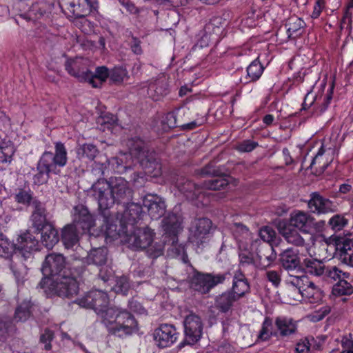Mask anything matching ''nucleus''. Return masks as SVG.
<instances>
[{"mask_svg": "<svg viewBox=\"0 0 353 353\" xmlns=\"http://www.w3.org/2000/svg\"><path fill=\"white\" fill-rule=\"evenodd\" d=\"M77 302L81 307L94 310L110 335L125 339L139 331V323L134 315L125 309L108 307L109 297L103 291H90Z\"/></svg>", "mask_w": 353, "mask_h": 353, "instance_id": "obj_1", "label": "nucleus"}, {"mask_svg": "<svg viewBox=\"0 0 353 353\" xmlns=\"http://www.w3.org/2000/svg\"><path fill=\"white\" fill-rule=\"evenodd\" d=\"M68 162V152L61 141L54 143V152L45 151L37 164V173L33 176V182L37 185L46 183L51 173L59 174V168L64 167Z\"/></svg>", "mask_w": 353, "mask_h": 353, "instance_id": "obj_2", "label": "nucleus"}, {"mask_svg": "<svg viewBox=\"0 0 353 353\" xmlns=\"http://www.w3.org/2000/svg\"><path fill=\"white\" fill-rule=\"evenodd\" d=\"M92 173L98 177L90 190L88 194L98 203L99 210L104 218L105 222H108V210L114 205V200L112 199V189L110 181L101 178L104 175L103 166L100 163H94Z\"/></svg>", "mask_w": 353, "mask_h": 353, "instance_id": "obj_3", "label": "nucleus"}, {"mask_svg": "<svg viewBox=\"0 0 353 353\" xmlns=\"http://www.w3.org/2000/svg\"><path fill=\"white\" fill-rule=\"evenodd\" d=\"M130 155L134 157L145 173L157 177L161 174V164L157 154L154 150H146L140 139L129 141Z\"/></svg>", "mask_w": 353, "mask_h": 353, "instance_id": "obj_4", "label": "nucleus"}, {"mask_svg": "<svg viewBox=\"0 0 353 353\" xmlns=\"http://www.w3.org/2000/svg\"><path fill=\"white\" fill-rule=\"evenodd\" d=\"M128 235L127 242L132 249H145L148 256L156 259L163 254V245L160 243L152 244L154 233L148 227H136Z\"/></svg>", "mask_w": 353, "mask_h": 353, "instance_id": "obj_5", "label": "nucleus"}, {"mask_svg": "<svg viewBox=\"0 0 353 353\" xmlns=\"http://www.w3.org/2000/svg\"><path fill=\"white\" fill-rule=\"evenodd\" d=\"M232 275L229 271L211 273L196 272L191 279V288L202 294H206L212 289L230 281Z\"/></svg>", "mask_w": 353, "mask_h": 353, "instance_id": "obj_6", "label": "nucleus"}, {"mask_svg": "<svg viewBox=\"0 0 353 353\" xmlns=\"http://www.w3.org/2000/svg\"><path fill=\"white\" fill-rule=\"evenodd\" d=\"M290 283L305 301L315 303L322 299L321 290L307 276H294L290 281Z\"/></svg>", "mask_w": 353, "mask_h": 353, "instance_id": "obj_7", "label": "nucleus"}, {"mask_svg": "<svg viewBox=\"0 0 353 353\" xmlns=\"http://www.w3.org/2000/svg\"><path fill=\"white\" fill-rule=\"evenodd\" d=\"M50 285L52 291L60 297L72 298L78 294L79 290L77 279L66 274L57 277Z\"/></svg>", "mask_w": 353, "mask_h": 353, "instance_id": "obj_8", "label": "nucleus"}, {"mask_svg": "<svg viewBox=\"0 0 353 353\" xmlns=\"http://www.w3.org/2000/svg\"><path fill=\"white\" fill-rule=\"evenodd\" d=\"M185 339L179 347L184 344L194 345L200 340L203 332V323L201 318L194 314L187 316L183 321Z\"/></svg>", "mask_w": 353, "mask_h": 353, "instance_id": "obj_9", "label": "nucleus"}, {"mask_svg": "<svg viewBox=\"0 0 353 353\" xmlns=\"http://www.w3.org/2000/svg\"><path fill=\"white\" fill-rule=\"evenodd\" d=\"M109 181L114 204H128L132 199L133 195L129 183L122 177L110 178Z\"/></svg>", "mask_w": 353, "mask_h": 353, "instance_id": "obj_10", "label": "nucleus"}, {"mask_svg": "<svg viewBox=\"0 0 353 353\" xmlns=\"http://www.w3.org/2000/svg\"><path fill=\"white\" fill-rule=\"evenodd\" d=\"M41 271L45 276L60 277L65 274V259L61 254L52 253L46 256Z\"/></svg>", "mask_w": 353, "mask_h": 353, "instance_id": "obj_11", "label": "nucleus"}, {"mask_svg": "<svg viewBox=\"0 0 353 353\" xmlns=\"http://www.w3.org/2000/svg\"><path fill=\"white\" fill-rule=\"evenodd\" d=\"M15 244L18 256L25 261L32 259L34 252L39 250L38 240L29 231L19 235Z\"/></svg>", "mask_w": 353, "mask_h": 353, "instance_id": "obj_12", "label": "nucleus"}, {"mask_svg": "<svg viewBox=\"0 0 353 353\" xmlns=\"http://www.w3.org/2000/svg\"><path fill=\"white\" fill-rule=\"evenodd\" d=\"M212 223L208 218L195 219L190 228L191 241L197 246L206 242L212 230Z\"/></svg>", "mask_w": 353, "mask_h": 353, "instance_id": "obj_13", "label": "nucleus"}, {"mask_svg": "<svg viewBox=\"0 0 353 353\" xmlns=\"http://www.w3.org/2000/svg\"><path fill=\"white\" fill-rule=\"evenodd\" d=\"M89 61L83 58L68 59L65 61V69L71 76L79 81H88L92 79V72L88 68Z\"/></svg>", "mask_w": 353, "mask_h": 353, "instance_id": "obj_14", "label": "nucleus"}, {"mask_svg": "<svg viewBox=\"0 0 353 353\" xmlns=\"http://www.w3.org/2000/svg\"><path fill=\"white\" fill-rule=\"evenodd\" d=\"M312 213L322 214L336 211L337 205L330 199L323 197L319 192H313L307 203Z\"/></svg>", "mask_w": 353, "mask_h": 353, "instance_id": "obj_15", "label": "nucleus"}, {"mask_svg": "<svg viewBox=\"0 0 353 353\" xmlns=\"http://www.w3.org/2000/svg\"><path fill=\"white\" fill-rule=\"evenodd\" d=\"M351 236V234L343 236H335L334 241L341 262L353 266V250L352 249L353 248V239Z\"/></svg>", "mask_w": 353, "mask_h": 353, "instance_id": "obj_16", "label": "nucleus"}, {"mask_svg": "<svg viewBox=\"0 0 353 353\" xmlns=\"http://www.w3.org/2000/svg\"><path fill=\"white\" fill-rule=\"evenodd\" d=\"M177 334L172 325L163 324L154 330V340L160 348L170 347L176 341Z\"/></svg>", "mask_w": 353, "mask_h": 353, "instance_id": "obj_17", "label": "nucleus"}, {"mask_svg": "<svg viewBox=\"0 0 353 353\" xmlns=\"http://www.w3.org/2000/svg\"><path fill=\"white\" fill-rule=\"evenodd\" d=\"M83 232L90 231L94 225V219L88 209L83 205H78L73 208V221L72 223Z\"/></svg>", "mask_w": 353, "mask_h": 353, "instance_id": "obj_18", "label": "nucleus"}, {"mask_svg": "<svg viewBox=\"0 0 353 353\" xmlns=\"http://www.w3.org/2000/svg\"><path fill=\"white\" fill-rule=\"evenodd\" d=\"M128 205L123 214V218L126 223V233L138 227L137 224L145 215L141 205L135 203H128Z\"/></svg>", "mask_w": 353, "mask_h": 353, "instance_id": "obj_19", "label": "nucleus"}, {"mask_svg": "<svg viewBox=\"0 0 353 353\" xmlns=\"http://www.w3.org/2000/svg\"><path fill=\"white\" fill-rule=\"evenodd\" d=\"M313 216L303 211H298L291 214L289 225L295 229H299L305 234H311Z\"/></svg>", "mask_w": 353, "mask_h": 353, "instance_id": "obj_20", "label": "nucleus"}, {"mask_svg": "<svg viewBox=\"0 0 353 353\" xmlns=\"http://www.w3.org/2000/svg\"><path fill=\"white\" fill-rule=\"evenodd\" d=\"M276 259V253L269 244L260 245L256 250V262L261 269L270 266Z\"/></svg>", "mask_w": 353, "mask_h": 353, "instance_id": "obj_21", "label": "nucleus"}, {"mask_svg": "<svg viewBox=\"0 0 353 353\" xmlns=\"http://www.w3.org/2000/svg\"><path fill=\"white\" fill-rule=\"evenodd\" d=\"M275 332L277 336L286 337L295 334L297 331V325L292 318L279 316L274 320Z\"/></svg>", "mask_w": 353, "mask_h": 353, "instance_id": "obj_22", "label": "nucleus"}, {"mask_svg": "<svg viewBox=\"0 0 353 353\" xmlns=\"http://www.w3.org/2000/svg\"><path fill=\"white\" fill-rule=\"evenodd\" d=\"M180 217L174 213H169L162 220V227L165 234L171 238L172 244L177 241V234L181 228Z\"/></svg>", "mask_w": 353, "mask_h": 353, "instance_id": "obj_23", "label": "nucleus"}, {"mask_svg": "<svg viewBox=\"0 0 353 353\" xmlns=\"http://www.w3.org/2000/svg\"><path fill=\"white\" fill-rule=\"evenodd\" d=\"M143 200V205L147 208L148 214L152 219H158L165 212V202L159 196H149Z\"/></svg>", "mask_w": 353, "mask_h": 353, "instance_id": "obj_24", "label": "nucleus"}, {"mask_svg": "<svg viewBox=\"0 0 353 353\" xmlns=\"http://www.w3.org/2000/svg\"><path fill=\"white\" fill-rule=\"evenodd\" d=\"M169 92L168 83L165 77H160L151 82L148 89V96L155 101L161 100Z\"/></svg>", "mask_w": 353, "mask_h": 353, "instance_id": "obj_25", "label": "nucleus"}, {"mask_svg": "<svg viewBox=\"0 0 353 353\" xmlns=\"http://www.w3.org/2000/svg\"><path fill=\"white\" fill-rule=\"evenodd\" d=\"M229 290L239 300L250 292V283L242 272H237L235 273L232 279V286Z\"/></svg>", "mask_w": 353, "mask_h": 353, "instance_id": "obj_26", "label": "nucleus"}, {"mask_svg": "<svg viewBox=\"0 0 353 353\" xmlns=\"http://www.w3.org/2000/svg\"><path fill=\"white\" fill-rule=\"evenodd\" d=\"M239 299L229 290L222 292L214 299V307L219 312L227 314L232 311L235 302Z\"/></svg>", "mask_w": 353, "mask_h": 353, "instance_id": "obj_27", "label": "nucleus"}, {"mask_svg": "<svg viewBox=\"0 0 353 353\" xmlns=\"http://www.w3.org/2000/svg\"><path fill=\"white\" fill-rule=\"evenodd\" d=\"M35 304L30 299H25L18 303L16 307L13 320L16 322H25L33 315Z\"/></svg>", "mask_w": 353, "mask_h": 353, "instance_id": "obj_28", "label": "nucleus"}, {"mask_svg": "<svg viewBox=\"0 0 353 353\" xmlns=\"http://www.w3.org/2000/svg\"><path fill=\"white\" fill-rule=\"evenodd\" d=\"M279 231L288 243L296 246H304V239L301 236L296 229L291 225H287L285 223H279Z\"/></svg>", "mask_w": 353, "mask_h": 353, "instance_id": "obj_29", "label": "nucleus"}, {"mask_svg": "<svg viewBox=\"0 0 353 353\" xmlns=\"http://www.w3.org/2000/svg\"><path fill=\"white\" fill-rule=\"evenodd\" d=\"M70 11L76 18H84L93 10H96L97 3L90 0H77L70 3Z\"/></svg>", "mask_w": 353, "mask_h": 353, "instance_id": "obj_30", "label": "nucleus"}, {"mask_svg": "<svg viewBox=\"0 0 353 353\" xmlns=\"http://www.w3.org/2000/svg\"><path fill=\"white\" fill-rule=\"evenodd\" d=\"M281 266L286 270H294L301 264L299 251L293 248H288L280 254L279 259Z\"/></svg>", "mask_w": 353, "mask_h": 353, "instance_id": "obj_31", "label": "nucleus"}, {"mask_svg": "<svg viewBox=\"0 0 353 353\" xmlns=\"http://www.w3.org/2000/svg\"><path fill=\"white\" fill-rule=\"evenodd\" d=\"M342 278L332 287V294L335 296L351 295L353 293L352 282L353 279L349 272H343Z\"/></svg>", "mask_w": 353, "mask_h": 353, "instance_id": "obj_32", "label": "nucleus"}, {"mask_svg": "<svg viewBox=\"0 0 353 353\" xmlns=\"http://www.w3.org/2000/svg\"><path fill=\"white\" fill-rule=\"evenodd\" d=\"M79 230L73 223L66 225L61 231V241L67 249L72 248L79 242Z\"/></svg>", "mask_w": 353, "mask_h": 353, "instance_id": "obj_33", "label": "nucleus"}, {"mask_svg": "<svg viewBox=\"0 0 353 353\" xmlns=\"http://www.w3.org/2000/svg\"><path fill=\"white\" fill-rule=\"evenodd\" d=\"M176 183L179 190L184 194L188 199H196L201 192L200 187L188 179L181 178L177 180Z\"/></svg>", "mask_w": 353, "mask_h": 353, "instance_id": "obj_34", "label": "nucleus"}, {"mask_svg": "<svg viewBox=\"0 0 353 353\" xmlns=\"http://www.w3.org/2000/svg\"><path fill=\"white\" fill-rule=\"evenodd\" d=\"M305 23L299 17L294 15L290 17L285 23L288 37L295 39L300 37L304 30Z\"/></svg>", "mask_w": 353, "mask_h": 353, "instance_id": "obj_35", "label": "nucleus"}, {"mask_svg": "<svg viewBox=\"0 0 353 353\" xmlns=\"http://www.w3.org/2000/svg\"><path fill=\"white\" fill-rule=\"evenodd\" d=\"M263 71L264 67L257 58L247 67V75L244 79H241V82L243 84L256 82L261 77Z\"/></svg>", "mask_w": 353, "mask_h": 353, "instance_id": "obj_36", "label": "nucleus"}, {"mask_svg": "<svg viewBox=\"0 0 353 353\" xmlns=\"http://www.w3.org/2000/svg\"><path fill=\"white\" fill-rule=\"evenodd\" d=\"M302 264L305 273L315 276H322L326 267L323 261L313 258L305 259Z\"/></svg>", "mask_w": 353, "mask_h": 353, "instance_id": "obj_37", "label": "nucleus"}, {"mask_svg": "<svg viewBox=\"0 0 353 353\" xmlns=\"http://www.w3.org/2000/svg\"><path fill=\"white\" fill-rule=\"evenodd\" d=\"M41 241L48 249H52L59 241L57 230L51 224L47 225L42 228Z\"/></svg>", "mask_w": 353, "mask_h": 353, "instance_id": "obj_38", "label": "nucleus"}, {"mask_svg": "<svg viewBox=\"0 0 353 353\" xmlns=\"http://www.w3.org/2000/svg\"><path fill=\"white\" fill-rule=\"evenodd\" d=\"M15 148L13 143L10 141H3L0 145V166H8L12 161Z\"/></svg>", "mask_w": 353, "mask_h": 353, "instance_id": "obj_39", "label": "nucleus"}, {"mask_svg": "<svg viewBox=\"0 0 353 353\" xmlns=\"http://www.w3.org/2000/svg\"><path fill=\"white\" fill-rule=\"evenodd\" d=\"M14 254L18 256L16 244L11 242L2 232H0V257L10 259Z\"/></svg>", "mask_w": 353, "mask_h": 353, "instance_id": "obj_40", "label": "nucleus"}, {"mask_svg": "<svg viewBox=\"0 0 353 353\" xmlns=\"http://www.w3.org/2000/svg\"><path fill=\"white\" fill-rule=\"evenodd\" d=\"M108 249L106 248H99L92 250L88 256L87 261L89 263L101 266L107 261Z\"/></svg>", "mask_w": 353, "mask_h": 353, "instance_id": "obj_41", "label": "nucleus"}, {"mask_svg": "<svg viewBox=\"0 0 353 353\" xmlns=\"http://www.w3.org/2000/svg\"><path fill=\"white\" fill-rule=\"evenodd\" d=\"M272 319L266 316L262 323L261 329L259 332L257 340L261 341H268L272 336H277V332L272 330Z\"/></svg>", "mask_w": 353, "mask_h": 353, "instance_id": "obj_42", "label": "nucleus"}, {"mask_svg": "<svg viewBox=\"0 0 353 353\" xmlns=\"http://www.w3.org/2000/svg\"><path fill=\"white\" fill-rule=\"evenodd\" d=\"M92 79H88V82H89L93 88H98L106 81L108 77H110V71L105 66L97 67L95 73L93 74L92 72Z\"/></svg>", "mask_w": 353, "mask_h": 353, "instance_id": "obj_43", "label": "nucleus"}, {"mask_svg": "<svg viewBox=\"0 0 353 353\" xmlns=\"http://www.w3.org/2000/svg\"><path fill=\"white\" fill-rule=\"evenodd\" d=\"M14 201L19 204L28 206L31 204L32 201L35 199L33 196V192L30 189L26 190L24 188H19L13 194Z\"/></svg>", "mask_w": 353, "mask_h": 353, "instance_id": "obj_44", "label": "nucleus"}, {"mask_svg": "<svg viewBox=\"0 0 353 353\" xmlns=\"http://www.w3.org/2000/svg\"><path fill=\"white\" fill-rule=\"evenodd\" d=\"M228 185V181L224 176H215V178L205 181L203 187L207 190H218L225 189Z\"/></svg>", "mask_w": 353, "mask_h": 353, "instance_id": "obj_45", "label": "nucleus"}, {"mask_svg": "<svg viewBox=\"0 0 353 353\" xmlns=\"http://www.w3.org/2000/svg\"><path fill=\"white\" fill-rule=\"evenodd\" d=\"M353 8V0H350L345 11L344 12V15L342 18L341 22V29L345 30L348 32V38L351 37V31H352V12L351 10Z\"/></svg>", "mask_w": 353, "mask_h": 353, "instance_id": "obj_46", "label": "nucleus"}, {"mask_svg": "<svg viewBox=\"0 0 353 353\" xmlns=\"http://www.w3.org/2000/svg\"><path fill=\"white\" fill-rule=\"evenodd\" d=\"M130 289L129 279L126 276L123 275L116 278L113 290L117 294L126 295Z\"/></svg>", "mask_w": 353, "mask_h": 353, "instance_id": "obj_47", "label": "nucleus"}, {"mask_svg": "<svg viewBox=\"0 0 353 353\" xmlns=\"http://www.w3.org/2000/svg\"><path fill=\"white\" fill-rule=\"evenodd\" d=\"M343 272L336 266H326L322 277L329 282L339 281L342 278Z\"/></svg>", "mask_w": 353, "mask_h": 353, "instance_id": "obj_48", "label": "nucleus"}, {"mask_svg": "<svg viewBox=\"0 0 353 353\" xmlns=\"http://www.w3.org/2000/svg\"><path fill=\"white\" fill-rule=\"evenodd\" d=\"M30 221L33 228L39 232L42 228L50 224L47 220V213L31 214Z\"/></svg>", "mask_w": 353, "mask_h": 353, "instance_id": "obj_49", "label": "nucleus"}, {"mask_svg": "<svg viewBox=\"0 0 353 353\" xmlns=\"http://www.w3.org/2000/svg\"><path fill=\"white\" fill-rule=\"evenodd\" d=\"M97 154L98 150L93 144H83L78 151L79 156L88 158L90 160H94Z\"/></svg>", "mask_w": 353, "mask_h": 353, "instance_id": "obj_50", "label": "nucleus"}, {"mask_svg": "<svg viewBox=\"0 0 353 353\" xmlns=\"http://www.w3.org/2000/svg\"><path fill=\"white\" fill-rule=\"evenodd\" d=\"M312 342H315L314 337H305L301 339L296 345L294 353H309Z\"/></svg>", "mask_w": 353, "mask_h": 353, "instance_id": "obj_51", "label": "nucleus"}, {"mask_svg": "<svg viewBox=\"0 0 353 353\" xmlns=\"http://www.w3.org/2000/svg\"><path fill=\"white\" fill-rule=\"evenodd\" d=\"M328 224L333 231L337 232L341 230L347 224V220L343 216L336 214L329 220Z\"/></svg>", "mask_w": 353, "mask_h": 353, "instance_id": "obj_52", "label": "nucleus"}, {"mask_svg": "<svg viewBox=\"0 0 353 353\" xmlns=\"http://www.w3.org/2000/svg\"><path fill=\"white\" fill-rule=\"evenodd\" d=\"M239 259L241 266L250 265L254 261L253 254L249 250L242 249L241 246L239 247Z\"/></svg>", "mask_w": 353, "mask_h": 353, "instance_id": "obj_53", "label": "nucleus"}, {"mask_svg": "<svg viewBox=\"0 0 353 353\" xmlns=\"http://www.w3.org/2000/svg\"><path fill=\"white\" fill-rule=\"evenodd\" d=\"M127 76V71L123 67H114L110 71V79L114 83H121Z\"/></svg>", "mask_w": 353, "mask_h": 353, "instance_id": "obj_54", "label": "nucleus"}, {"mask_svg": "<svg viewBox=\"0 0 353 353\" xmlns=\"http://www.w3.org/2000/svg\"><path fill=\"white\" fill-rule=\"evenodd\" d=\"M128 307L131 312L141 315H147L148 312L136 297H132L128 301Z\"/></svg>", "mask_w": 353, "mask_h": 353, "instance_id": "obj_55", "label": "nucleus"}, {"mask_svg": "<svg viewBox=\"0 0 353 353\" xmlns=\"http://www.w3.org/2000/svg\"><path fill=\"white\" fill-rule=\"evenodd\" d=\"M259 235L265 242L270 243L274 241L276 233L272 228L265 226L260 230Z\"/></svg>", "mask_w": 353, "mask_h": 353, "instance_id": "obj_56", "label": "nucleus"}, {"mask_svg": "<svg viewBox=\"0 0 353 353\" xmlns=\"http://www.w3.org/2000/svg\"><path fill=\"white\" fill-rule=\"evenodd\" d=\"M162 123L165 125V128H174L179 126L174 112H168L162 120Z\"/></svg>", "mask_w": 353, "mask_h": 353, "instance_id": "obj_57", "label": "nucleus"}, {"mask_svg": "<svg viewBox=\"0 0 353 353\" xmlns=\"http://www.w3.org/2000/svg\"><path fill=\"white\" fill-rule=\"evenodd\" d=\"M258 145L257 142L250 139H246L239 144L237 149L240 152H249L255 149Z\"/></svg>", "mask_w": 353, "mask_h": 353, "instance_id": "obj_58", "label": "nucleus"}, {"mask_svg": "<svg viewBox=\"0 0 353 353\" xmlns=\"http://www.w3.org/2000/svg\"><path fill=\"white\" fill-rule=\"evenodd\" d=\"M127 158V155L124 154L120 157H116L112 159L113 163H116L117 166L115 167L116 172L118 173H123L125 172L128 169H131V165L123 164V159Z\"/></svg>", "mask_w": 353, "mask_h": 353, "instance_id": "obj_59", "label": "nucleus"}, {"mask_svg": "<svg viewBox=\"0 0 353 353\" xmlns=\"http://www.w3.org/2000/svg\"><path fill=\"white\" fill-rule=\"evenodd\" d=\"M54 336L53 332L46 329L44 332L41 335L40 341L45 344V350H50L52 348L51 341Z\"/></svg>", "mask_w": 353, "mask_h": 353, "instance_id": "obj_60", "label": "nucleus"}, {"mask_svg": "<svg viewBox=\"0 0 353 353\" xmlns=\"http://www.w3.org/2000/svg\"><path fill=\"white\" fill-rule=\"evenodd\" d=\"M233 231L236 237L242 236L247 238L250 235L248 228L241 223H235L233 225Z\"/></svg>", "mask_w": 353, "mask_h": 353, "instance_id": "obj_61", "label": "nucleus"}, {"mask_svg": "<svg viewBox=\"0 0 353 353\" xmlns=\"http://www.w3.org/2000/svg\"><path fill=\"white\" fill-rule=\"evenodd\" d=\"M319 96H314L311 91L308 92L304 98L303 103L302 104L303 109L307 110L311 107L315 102L319 101Z\"/></svg>", "mask_w": 353, "mask_h": 353, "instance_id": "obj_62", "label": "nucleus"}, {"mask_svg": "<svg viewBox=\"0 0 353 353\" xmlns=\"http://www.w3.org/2000/svg\"><path fill=\"white\" fill-rule=\"evenodd\" d=\"M32 208V211L31 214H43V213H47V210L45 206V204L42 202H41L39 199L35 198L33 201H32L31 204L30 205Z\"/></svg>", "mask_w": 353, "mask_h": 353, "instance_id": "obj_63", "label": "nucleus"}, {"mask_svg": "<svg viewBox=\"0 0 353 353\" xmlns=\"http://www.w3.org/2000/svg\"><path fill=\"white\" fill-rule=\"evenodd\" d=\"M219 171L216 169L213 163H209L208 165L203 167L200 172L202 176H218Z\"/></svg>", "mask_w": 353, "mask_h": 353, "instance_id": "obj_64", "label": "nucleus"}]
</instances>
